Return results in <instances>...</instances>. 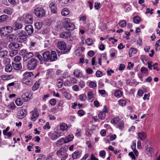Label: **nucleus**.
<instances>
[{"label": "nucleus", "instance_id": "nucleus-1", "mask_svg": "<svg viewBox=\"0 0 160 160\" xmlns=\"http://www.w3.org/2000/svg\"><path fill=\"white\" fill-rule=\"evenodd\" d=\"M16 35L18 36L17 41L18 42L22 43L27 41L28 36L25 31L19 30L16 32Z\"/></svg>", "mask_w": 160, "mask_h": 160}, {"label": "nucleus", "instance_id": "nucleus-2", "mask_svg": "<svg viewBox=\"0 0 160 160\" xmlns=\"http://www.w3.org/2000/svg\"><path fill=\"white\" fill-rule=\"evenodd\" d=\"M38 61L34 58L29 60L27 64V68L29 70L35 69L38 64Z\"/></svg>", "mask_w": 160, "mask_h": 160}, {"label": "nucleus", "instance_id": "nucleus-3", "mask_svg": "<svg viewBox=\"0 0 160 160\" xmlns=\"http://www.w3.org/2000/svg\"><path fill=\"white\" fill-rule=\"evenodd\" d=\"M57 47L58 49L64 50V53L69 51L71 49V47L69 46L67 47L66 43L63 41H59L57 43Z\"/></svg>", "mask_w": 160, "mask_h": 160}, {"label": "nucleus", "instance_id": "nucleus-4", "mask_svg": "<svg viewBox=\"0 0 160 160\" xmlns=\"http://www.w3.org/2000/svg\"><path fill=\"white\" fill-rule=\"evenodd\" d=\"M111 122L112 124H117L118 128L120 129H122L124 128V122L118 117L112 119L111 121Z\"/></svg>", "mask_w": 160, "mask_h": 160}, {"label": "nucleus", "instance_id": "nucleus-5", "mask_svg": "<svg viewBox=\"0 0 160 160\" xmlns=\"http://www.w3.org/2000/svg\"><path fill=\"white\" fill-rule=\"evenodd\" d=\"M35 15L39 18H42L45 16V11L43 8L41 7H38L36 8L34 11Z\"/></svg>", "mask_w": 160, "mask_h": 160}, {"label": "nucleus", "instance_id": "nucleus-6", "mask_svg": "<svg viewBox=\"0 0 160 160\" xmlns=\"http://www.w3.org/2000/svg\"><path fill=\"white\" fill-rule=\"evenodd\" d=\"M71 33L68 32H62L60 35V38H67L68 40L69 41H72L73 39V38L71 37Z\"/></svg>", "mask_w": 160, "mask_h": 160}, {"label": "nucleus", "instance_id": "nucleus-7", "mask_svg": "<svg viewBox=\"0 0 160 160\" xmlns=\"http://www.w3.org/2000/svg\"><path fill=\"white\" fill-rule=\"evenodd\" d=\"M27 113L26 109H22L18 111L17 117L19 119H22L26 117Z\"/></svg>", "mask_w": 160, "mask_h": 160}, {"label": "nucleus", "instance_id": "nucleus-8", "mask_svg": "<svg viewBox=\"0 0 160 160\" xmlns=\"http://www.w3.org/2000/svg\"><path fill=\"white\" fill-rule=\"evenodd\" d=\"M31 92L28 91L22 94V98L24 102H27L28 101L31 99Z\"/></svg>", "mask_w": 160, "mask_h": 160}, {"label": "nucleus", "instance_id": "nucleus-9", "mask_svg": "<svg viewBox=\"0 0 160 160\" xmlns=\"http://www.w3.org/2000/svg\"><path fill=\"white\" fill-rule=\"evenodd\" d=\"M68 149V147L67 146L61 148L57 151L56 154L58 156L64 155L66 154Z\"/></svg>", "mask_w": 160, "mask_h": 160}, {"label": "nucleus", "instance_id": "nucleus-10", "mask_svg": "<svg viewBox=\"0 0 160 160\" xmlns=\"http://www.w3.org/2000/svg\"><path fill=\"white\" fill-rule=\"evenodd\" d=\"M24 22L27 24H30L32 23L33 21V17L30 14L26 15L24 17Z\"/></svg>", "mask_w": 160, "mask_h": 160}, {"label": "nucleus", "instance_id": "nucleus-11", "mask_svg": "<svg viewBox=\"0 0 160 160\" xmlns=\"http://www.w3.org/2000/svg\"><path fill=\"white\" fill-rule=\"evenodd\" d=\"M20 47V44L17 42H11L8 45L9 48L11 49H19Z\"/></svg>", "mask_w": 160, "mask_h": 160}, {"label": "nucleus", "instance_id": "nucleus-12", "mask_svg": "<svg viewBox=\"0 0 160 160\" xmlns=\"http://www.w3.org/2000/svg\"><path fill=\"white\" fill-rule=\"evenodd\" d=\"M57 59V56L56 52L55 51H52L50 53L49 60L51 62L56 61Z\"/></svg>", "mask_w": 160, "mask_h": 160}, {"label": "nucleus", "instance_id": "nucleus-13", "mask_svg": "<svg viewBox=\"0 0 160 160\" xmlns=\"http://www.w3.org/2000/svg\"><path fill=\"white\" fill-rule=\"evenodd\" d=\"M50 52L48 51H46L44 52L42 55L44 61H47L49 60Z\"/></svg>", "mask_w": 160, "mask_h": 160}, {"label": "nucleus", "instance_id": "nucleus-14", "mask_svg": "<svg viewBox=\"0 0 160 160\" xmlns=\"http://www.w3.org/2000/svg\"><path fill=\"white\" fill-rule=\"evenodd\" d=\"M25 30L27 32L28 35H31L33 32V27L31 25H28L26 26L25 28Z\"/></svg>", "mask_w": 160, "mask_h": 160}, {"label": "nucleus", "instance_id": "nucleus-15", "mask_svg": "<svg viewBox=\"0 0 160 160\" xmlns=\"http://www.w3.org/2000/svg\"><path fill=\"white\" fill-rule=\"evenodd\" d=\"M57 5L54 2H51L49 5L52 12L54 13H57Z\"/></svg>", "mask_w": 160, "mask_h": 160}, {"label": "nucleus", "instance_id": "nucleus-16", "mask_svg": "<svg viewBox=\"0 0 160 160\" xmlns=\"http://www.w3.org/2000/svg\"><path fill=\"white\" fill-rule=\"evenodd\" d=\"M22 81L23 83L27 85L31 86L32 85L33 83L32 80L30 78H23L22 80Z\"/></svg>", "mask_w": 160, "mask_h": 160}, {"label": "nucleus", "instance_id": "nucleus-17", "mask_svg": "<svg viewBox=\"0 0 160 160\" xmlns=\"http://www.w3.org/2000/svg\"><path fill=\"white\" fill-rule=\"evenodd\" d=\"M22 27L21 24L16 22L13 24V28L14 30H16L21 28Z\"/></svg>", "mask_w": 160, "mask_h": 160}, {"label": "nucleus", "instance_id": "nucleus-18", "mask_svg": "<svg viewBox=\"0 0 160 160\" xmlns=\"http://www.w3.org/2000/svg\"><path fill=\"white\" fill-rule=\"evenodd\" d=\"M33 54L31 52H28L27 53L23 56V60L24 61H27L29 58L32 57Z\"/></svg>", "mask_w": 160, "mask_h": 160}, {"label": "nucleus", "instance_id": "nucleus-19", "mask_svg": "<svg viewBox=\"0 0 160 160\" xmlns=\"http://www.w3.org/2000/svg\"><path fill=\"white\" fill-rule=\"evenodd\" d=\"M1 78L3 80H8L13 78V76L12 75H3L1 76Z\"/></svg>", "mask_w": 160, "mask_h": 160}, {"label": "nucleus", "instance_id": "nucleus-20", "mask_svg": "<svg viewBox=\"0 0 160 160\" xmlns=\"http://www.w3.org/2000/svg\"><path fill=\"white\" fill-rule=\"evenodd\" d=\"M16 37L15 36L12 34H10L8 35L7 37V39L8 41L9 42H12L14 41Z\"/></svg>", "mask_w": 160, "mask_h": 160}, {"label": "nucleus", "instance_id": "nucleus-21", "mask_svg": "<svg viewBox=\"0 0 160 160\" xmlns=\"http://www.w3.org/2000/svg\"><path fill=\"white\" fill-rule=\"evenodd\" d=\"M88 101L92 102L94 98L93 92L91 91L88 92Z\"/></svg>", "mask_w": 160, "mask_h": 160}, {"label": "nucleus", "instance_id": "nucleus-22", "mask_svg": "<svg viewBox=\"0 0 160 160\" xmlns=\"http://www.w3.org/2000/svg\"><path fill=\"white\" fill-rule=\"evenodd\" d=\"M12 66L13 68L16 70H19L22 68L21 63H12Z\"/></svg>", "mask_w": 160, "mask_h": 160}, {"label": "nucleus", "instance_id": "nucleus-23", "mask_svg": "<svg viewBox=\"0 0 160 160\" xmlns=\"http://www.w3.org/2000/svg\"><path fill=\"white\" fill-rule=\"evenodd\" d=\"M13 11V9L9 7L6 8L3 10V12L9 15H11Z\"/></svg>", "mask_w": 160, "mask_h": 160}, {"label": "nucleus", "instance_id": "nucleus-24", "mask_svg": "<svg viewBox=\"0 0 160 160\" xmlns=\"http://www.w3.org/2000/svg\"><path fill=\"white\" fill-rule=\"evenodd\" d=\"M138 137L141 140H144L146 138L147 135L145 133L142 132L138 133Z\"/></svg>", "mask_w": 160, "mask_h": 160}, {"label": "nucleus", "instance_id": "nucleus-25", "mask_svg": "<svg viewBox=\"0 0 160 160\" xmlns=\"http://www.w3.org/2000/svg\"><path fill=\"white\" fill-rule=\"evenodd\" d=\"M65 26L66 28L68 30H72L75 28L74 25L72 23H69L68 24L65 25Z\"/></svg>", "mask_w": 160, "mask_h": 160}, {"label": "nucleus", "instance_id": "nucleus-26", "mask_svg": "<svg viewBox=\"0 0 160 160\" xmlns=\"http://www.w3.org/2000/svg\"><path fill=\"white\" fill-rule=\"evenodd\" d=\"M65 142L66 141L65 138H62L57 142L56 145L58 146L62 145L64 143H66Z\"/></svg>", "mask_w": 160, "mask_h": 160}, {"label": "nucleus", "instance_id": "nucleus-27", "mask_svg": "<svg viewBox=\"0 0 160 160\" xmlns=\"http://www.w3.org/2000/svg\"><path fill=\"white\" fill-rule=\"evenodd\" d=\"M73 75L77 77H81L82 76V73L81 71L78 70V69H76L73 72Z\"/></svg>", "mask_w": 160, "mask_h": 160}, {"label": "nucleus", "instance_id": "nucleus-28", "mask_svg": "<svg viewBox=\"0 0 160 160\" xmlns=\"http://www.w3.org/2000/svg\"><path fill=\"white\" fill-rule=\"evenodd\" d=\"M8 17L6 15H3L0 16V23L6 22Z\"/></svg>", "mask_w": 160, "mask_h": 160}, {"label": "nucleus", "instance_id": "nucleus-29", "mask_svg": "<svg viewBox=\"0 0 160 160\" xmlns=\"http://www.w3.org/2000/svg\"><path fill=\"white\" fill-rule=\"evenodd\" d=\"M32 113V117L31 118V120L34 121L35 120L34 119L37 118L39 115V113L38 112L34 111L31 112Z\"/></svg>", "mask_w": 160, "mask_h": 160}, {"label": "nucleus", "instance_id": "nucleus-30", "mask_svg": "<svg viewBox=\"0 0 160 160\" xmlns=\"http://www.w3.org/2000/svg\"><path fill=\"white\" fill-rule=\"evenodd\" d=\"M8 54V52L6 50H2L0 51V58H4Z\"/></svg>", "mask_w": 160, "mask_h": 160}, {"label": "nucleus", "instance_id": "nucleus-31", "mask_svg": "<svg viewBox=\"0 0 160 160\" xmlns=\"http://www.w3.org/2000/svg\"><path fill=\"white\" fill-rule=\"evenodd\" d=\"M148 145H147L146 147V152L148 156H150L152 155V153L153 152V149L152 148L148 147Z\"/></svg>", "mask_w": 160, "mask_h": 160}, {"label": "nucleus", "instance_id": "nucleus-32", "mask_svg": "<svg viewBox=\"0 0 160 160\" xmlns=\"http://www.w3.org/2000/svg\"><path fill=\"white\" fill-rule=\"evenodd\" d=\"M74 138V136L73 135H70L67 136L66 137L65 139L66 141V142L68 143L71 141H72Z\"/></svg>", "mask_w": 160, "mask_h": 160}, {"label": "nucleus", "instance_id": "nucleus-33", "mask_svg": "<svg viewBox=\"0 0 160 160\" xmlns=\"http://www.w3.org/2000/svg\"><path fill=\"white\" fill-rule=\"evenodd\" d=\"M69 13L68 9L67 8H64L61 12V14L63 16H66Z\"/></svg>", "mask_w": 160, "mask_h": 160}, {"label": "nucleus", "instance_id": "nucleus-34", "mask_svg": "<svg viewBox=\"0 0 160 160\" xmlns=\"http://www.w3.org/2000/svg\"><path fill=\"white\" fill-rule=\"evenodd\" d=\"M60 128L61 130L64 131L67 129L68 126L65 123H62L60 124Z\"/></svg>", "mask_w": 160, "mask_h": 160}, {"label": "nucleus", "instance_id": "nucleus-35", "mask_svg": "<svg viewBox=\"0 0 160 160\" xmlns=\"http://www.w3.org/2000/svg\"><path fill=\"white\" fill-rule=\"evenodd\" d=\"M23 75L24 77L23 78H28L29 77L32 76L33 74L31 72H25L23 74Z\"/></svg>", "mask_w": 160, "mask_h": 160}, {"label": "nucleus", "instance_id": "nucleus-36", "mask_svg": "<svg viewBox=\"0 0 160 160\" xmlns=\"http://www.w3.org/2000/svg\"><path fill=\"white\" fill-rule=\"evenodd\" d=\"M39 81H37L34 84L32 88V90L33 91H35L38 88L39 86Z\"/></svg>", "mask_w": 160, "mask_h": 160}, {"label": "nucleus", "instance_id": "nucleus-37", "mask_svg": "<svg viewBox=\"0 0 160 160\" xmlns=\"http://www.w3.org/2000/svg\"><path fill=\"white\" fill-rule=\"evenodd\" d=\"M81 153L79 151L74 152L72 154V158L73 159H76L79 158L80 156Z\"/></svg>", "mask_w": 160, "mask_h": 160}, {"label": "nucleus", "instance_id": "nucleus-38", "mask_svg": "<svg viewBox=\"0 0 160 160\" xmlns=\"http://www.w3.org/2000/svg\"><path fill=\"white\" fill-rule=\"evenodd\" d=\"M18 53V50L12 49L9 52V55L10 57H13Z\"/></svg>", "mask_w": 160, "mask_h": 160}, {"label": "nucleus", "instance_id": "nucleus-39", "mask_svg": "<svg viewBox=\"0 0 160 160\" xmlns=\"http://www.w3.org/2000/svg\"><path fill=\"white\" fill-rule=\"evenodd\" d=\"M63 81L62 79H59L57 80V86L58 88H61L63 84Z\"/></svg>", "mask_w": 160, "mask_h": 160}, {"label": "nucleus", "instance_id": "nucleus-40", "mask_svg": "<svg viewBox=\"0 0 160 160\" xmlns=\"http://www.w3.org/2000/svg\"><path fill=\"white\" fill-rule=\"evenodd\" d=\"M122 95V92L121 90L116 91L114 93V96L118 98L120 97Z\"/></svg>", "mask_w": 160, "mask_h": 160}, {"label": "nucleus", "instance_id": "nucleus-41", "mask_svg": "<svg viewBox=\"0 0 160 160\" xmlns=\"http://www.w3.org/2000/svg\"><path fill=\"white\" fill-rule=\"evenodd\" d=\"M106 116L105 113L103 112H100L98 115L99 118L103 120L105 118Z\"/></svg>", "mask_w": 160, "mask_h": 160}, {"label": "nucleus", "instance_id": "nucleus-42", "mask_svg": "<svg viewBox=\"0 0 160 160\" xmlns=\"http://www.w3.org/2000/svg\"><path fill=\"white\" fill-rule=\"evenodd\" d=\"M79 99L82 101H84L87 99V97L85 94H82L79 96Z\"/></svg>", "mask_w": 160, "mask_h": 160}, {"label": "nucleus", "instance_id": "nucleus-43", "mask_svg": "<svg viewBox=\"0 0 160 160\" xmlns=\"http://www.w3.org/2000/svg\"><path fill=\"white\" fill-rule=\"evenodd\" d=\"M12 70V67L11 65H8L5 67L6 72H10Z\"/></svg>", "mask_w": 160, "mask_h": 160}, {"label": "nucleus", "instance_id": "nucleus-44", "mask_svg": "<svg viewBox=\"0 0 160 160\" xmlns=\"http://www.w3.org/2000/svg\"><path fill=\"white\" fill-rule=\"evenodd\" d=\"M140 19L141 18L137 16L133 18V21L135 23L138 24L140 22Z\"/></svg>", "mask_w": 160, "mask_h": 160}, {"label": "nucleus", "instance_id": "nucleus-45", "mask_svg": "<svg viewBox=\"0 0 160 160\" xmlns=\"http://www.w3.org/2000/svg\"><path fill=\"white\" fill-rule=\"evenodd\" d=\"M119 24L121 27L124 28L126 25V22L124 20H122L120 21Z\"/></svg>", "mask_w": 160, "mask_h": 160}, {"label": "nucleus", "instance_id": "nucleus-46", "mask_svg": "<svg viewBox=\"0 0 160 160\" xmlns=\"http://www.w3.org/2000/svg\"><path fill=\"white\" fill-rule=\"evenodd\" d=\"M35 27L38 29H40L42 27V23L41 22H37L35 24Z\"/></svg>", "mask_w": 160, "mask_h": 160}, {"label": "nucleus", "instance_id": "nucleus-47", "mask_svg": "<svg viewBox=\"0 0 160 160\" xmlns=\"http://www.w3.org/2000/svg\"><path fill=\"white\" fill-rule=\"evenodd\" d=\"M60 136L59 135L56 133L53 134L51 137V139L52 140H54L57 138H58Z\"/></svg>", "mask_w": 160, "mask_h": 160}, {"label": "nucleus", "instance_id": "nucleus-48", "mask_svg": "<svg viewBox=\"0 0 160 160\" xmlns=\"http://www.w3.org/2000/svg\"><path fill=\"white\" fill-rule=\"evenodd\" d=\"M35 56L38 58L40 61H44L43 58L42 57V56L39 53H36Z\"/></svg>", "mask_w": 160, "mask_h": 160}, {"label": "nucleus", "instance_id": "nucleus-49", "mask_svg": "<svg viewBox=\"0 0 160 160\" xmlns=\"http://www.w3.org/2000/svg\"><path fill=\"white\" fill-rule=\"evenodd\" d=\"M101 6L99 2H95V3L94 8L97 10L99 9L100 8Z\"/></svg>", "mask_w": 160, "mask_h": 160}, {"label": "nucleus", "instance_id": "nucleus-50", "mask_svg": "<svg viewBox=\"0 0 160 160\" xmlns=\"http://www.w3.org/2000/svg\"><path fill=\"white\" fill-rule=\"evenodd\" d=\"M126 103L125 100H121L118 101V103L119 105L121 106H125Z\"/></svg>", "mask_w": 160, "mask_h": 160}, {"label": "nucleus", "instance_id": "nucleus-51", "mask_svg": "<svg viewBox=\"0 0 160 160\" xmlns=\"http://www.w3.org/2000/svg\"><path fill=\"white\" fill-rule=\"evenodd\" d=\"M86 43L88 46H91L92 44V41L91 39L88 38L86 40Z\"/></svg>", "mask_w": 160, "mask_h": 160}, {"label": "nucleus", "instance_id": "nucleus-52", "mask_svg": "<svg viewBox=\"0 0 160 160\" xmlns=\"http://www.w3.org/2000/svg\"><path fill=\"white\" fill-rule=\"evenodd\" d=\"M89 86L90 88H94L97 86V84L94 82L91 81L89 82Z\"/></svg>", "mask_w": 160, "mask_h": 160}, {"label": "nucleus", "instance_id": "nucleus-53", "mask_svg": "<svg viewBox=\"0 0 160 160\" xmlns=\"http://www.w3.org/2000/svg\"><path fill=\"white\" fill-rule=\"evenodd\" d=\"M27 50L26 49L21 50L20 52V54L21 55L24 56L28 52Z\"/></svg>", "mask_w": 160, "mask_h": 160}, {"label": "nucleus", "instance_id": "nucleus-54", "mask_svg": "<svg viewBox=\"0 0 160 160\" xmlns=\"http://www.w3.org/2000/svg\"><path fill=\"white\" fill-rule=\"evenodd\" d=\"M99 154L101 157L104 158L105 157L106 155V152L105 151L102 150L99 152Z\"/></svg>", "mask_w": 160, "mask_h": 160}, {"label": "nucleus", "instance_id": "nucleus-55", "mask_svg": "<svg viewBox=\"0 0 160 160\" xmlns=\"http://www.w3.org/2000/svg\"><path fill=\"white\" fill-rule=\"evenodd\" d=\"M21 59V58L20 56H17L14 58V61L16 62H19L20 61Z\"/></svg>", "mask_w": 160, "mask_h": 160}, {"label": "nucleus", "instance_id": "nucleus-56", "mask_svg": "<svg viewBox=\"0 0 160 160\" xmlns=\"http://www.w3.org/2000/svg\"><path fill=\"white\" fill-rule=\"evenodd\" d=\"M15 102L16 104L18 106H20L22 105V103L21 100L19 98L17 99L15 101Z\"/></svg>", "mask_w": 160, "mask_h": 160}, {"label": "nucleus", "instance_id": "nucleus-57", "mask_svg": "<svg viewBox=\"0 0 160 160\" xmlns=\"http://www.w3.org/2000/svg\"><path fill=\"white\" fill-rule=\"evenodd\" d=\"M141 71L142 73H147L148 72V69L142 67L141 69Z\"/></svg>", "mask_w": 160, "mask_h": 160}, {"label": "nucleus", "instance_id": "nucleus-58", "mask_svg": "<svg viewBox=\"0 0 160 160\" xmlns=\"http://www.w3.org/2000/svg\"><path fill=\"white\" fill-rule=\"evenodd\" d=\"M49 103L51 105L53 106L56 104V101L54 99H52L50 100Z\"/></svg>", "mask_w": 160, "mask_h": 160}, {"label": "nucleus", "instance_id": "nucleus-59", "mask_svg": "<svg viewBox=\"0 0 160 160\" xmlns=\"http://www.w3.org/2000/svg\"><path fill=\"white\" fill-rule=\"evenodd\" d=\"M96 75L97 77H101L102 75V73L101 72L98 71L96 72Z\"/></svg>", "mask_w": 160, "mask_h": 160}, {"label": "nucleus", "instance_id": "nucleus-60", "mask_svg": "<svg viewBox=\"0 0 160 160\" xmlns=\"http://www.w3.org/2000/svg\"><path fill=\"white\" fill-rule=\"evenodd\" d=\"M70 82L73 84L76 83L77 82L76 79L74 78H70Z\"/></svg>", "mask_w": 160, "mask_h": 160}, {"label": "nucleus", "instance_id": "nucleus-61", "mask_svg": "<svg viewBox=\"0 0 160 160\" xmlns=\"http://www.w3.org/2000/svg\"><path fill=\"white\" fill-rule=\"evenodd\" d=\"M72 89L75 91H78L79 90V87L77 85H74L72 87Z\"/></svg>", "mask_w": 160, "mask_h": 160}, {"label": "nucleus", "instance_id": "nucleus-62", "mask_svg": "<svg viewBox=\"0 0 160 160\" xmlns=\"http://www.w3.org/2000/svg\"><path fill=\"white\" fill-rule=\"evenodd\" d=\"M125 68V65L124 64H121L120 65L118 70L119 71H122Z\"/></svg>", "mask_w": 160, "mask_h": 160}, {"label": "nucleus", "instance_id": "nucleus-63", "mask_svg": "<svg viewBox=\"0 0 160 160\" xmlns=\"http://www.w3.org/2000/svg\"><path fill=\"white\" fill-rule=\"evenodd\" d=\"M79 85L81 88H83L85 87V84L83 81H80L79 83Z\"/></svg>", "mask_w": 160, "mask_h": 160}, {"label": "nucleus", "instance_id": "nucleus-64", "mask_svg": "<svg viewBox=\"0 0 160 160\" xmlns=\"http://www.w3.org/2000/svg\"><path fill=\"white\" fill-rule=\"evenodd\" d=\"M94 52L93 51H89L88 53V55L90 57H92L94 55Z\"/></svg>", "mask_w": 160, "mask_h": 160}]
</instances>
